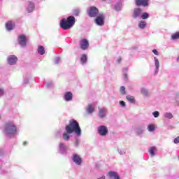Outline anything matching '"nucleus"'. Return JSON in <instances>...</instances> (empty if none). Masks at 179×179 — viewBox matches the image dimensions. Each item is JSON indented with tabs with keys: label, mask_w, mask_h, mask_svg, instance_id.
Returning <instances> with one entry per match:
<instances>
[{
	"label": "nucleus",
	"mask_w": 179,
	"mask_h": 179,
	"mask_svg": "<svg viewBox=\"0 0 179 179\" xmlns=\"http://www.w3.org/2000/svg\"><path fill=\"white\" fill-rule=\"evenodd\" d=\"M173 142L176 144L179 143V136H178L176 138H174Z\"/></svg>",
	"instance_id": "obj_41"
},
{
	"label": "nucleus",
	"mask_w": 179,
	"mask_h": 179,
	"mask_svg": "<svg viewBox=\"0 0 179 179\" xmlns=\"http://www.w3.org/2000/svg\"><path fill=\"white\" fill-rule=\"evenodd\" d=\"M177 61H179V56H178V57L177 58Z\"/></svg>",
	"instance_id": "obj_47"
},
{
	"label": "nucleus",
	"mask_w": 179,
	"mask_h": 179,
	"mask_svg": "<svg viewBox=\"0 0 179 179\" xmlns=\"http://www.w3.org/2000/svg\"><path fill=\"white\" fill-rule=\"evenodd\" d=\"M154 61L155 66V73L157 75L159 73V69L160 68V62H159V59L156 57H154Z\"/></svg>",
	"instance_id": "obj_13"
},
{
	"label": "nucleus",
	"mask_w": 179,
	"mask_h": 179,
	"mask_svg": "<svg viewBox=\"0 0 179 179\" xmlns=\"http://www.w3.org/2000/svg\"><path fill=\"white\" fill-rule=\"evenodd\" d=\"M172 40H177L179 38V31L171 35Z\"/></svg>",
	"instance_id": "obj_27"
},
{
	"label": "nucleus",
	"mask_w": 179,
	"mask_h": 179,
	"mask_svg": "<svg viewBox=\"0 0 179 179\" xmlns=\"http://www.w3.org/2000/svg\"><path fill=\"white\" fill-rule=\"evenodd\" d=\"M142 15V10L139 8H134L132 17L134 19H138Z\"/></svg>",
	"instance_id": "obj_9"
},
{
	"label": "nucleus",
	"mask_w": 179,
	"mask_h": 179,
	"mask_svg": "<svg viewBox=\"0 0 179 179\" xmlns=\"http://www.w3.org/2000/svg\"><path fill=\"white\" fill-rule=\"evenodd\" d=\"M152 52L153 54H155V55H159V52L155 49V50H152Z\"/></svg>",
	"instance_id": "obj_42"
},
{
	"label": "nucleus",
	"mask_w": 179,
	"mask_h": 179,
	"mask_svg": "<svg viewBox=\"0 0 179 179\" xmlns=\"http://www.w3.org/2000/svg\"><path fill=\"white\" fill-rule=\"evenodd\" d=\"M127 99L128 101H129V103H135V97H134L133 96H127Z\"/></svg>",
	"instance_id": "obj_28"
},
{
	"label": "nucleus",
	"mask_w": 179,
	"mask_h": 179,
	"mask_svg": "<svg viewBox=\"0 0 179 179\" xmlns=\"http://www.w3.org/2000/svg\"><path fill=\"white\" fill-rule=\"evenodd\" d=\"M72 160L78 166H80V164H82V158H80V156L78 155V154H74L73 155Z\"/></svg>",
	"instance_id": "obj_12"
},
{
	"label": "nucleus",
	"mask_w": 179,
	"mask_h": 179,
	"mask_svg": "<svg viewBox=\"0 0 179 179\" xmlns=\"http://www.w3.org/2000/svg\"><path fill=\"white\" fill-rule=\"evenodd\" d=\"M27 10L29 13L34 10V3L33 2L31 1L29 2L28 6L27 8Z\"/></svg>",
	"instance_id": "obj_16"
},
{
	"label": "nucleus",
	"mask_w": 179,
	"mask_h": 179,
	"mask_svg": "<svg viewBox=\"0 0 179 179\" xmlns=\"http://www.w3.org/2000/svg\"><path fill=\"white\" fill-rule=\"evenodd\" d=\"M148 2H149V0H136V3L137 5V6H141V5L142 6H148Z\"/></svg>",
	"instance_id": "obj_15"
},
{
	"label": "nucleus",
	"mask_w": 179,
	"mask_h": 179,
	"mask_svg": "<svg viewBox=\"0 0 179 179\" xmlns=\"http://www.w3.org/2000/svg\"><path fill=\"white\" fill-rule=\"evenodd\" d=\"M136 134L137 135H142L143 134V128L136 129Z\"/></svg>",
	"instance_id": "obj_29"
},
{
	"label": "nucleus",
	"mask_w": 179,
	"mask_h": 179,
	"mask_svg": "<svg viewBox=\"0 0 179 179\" xmlns=\"http://www.w3.org/2000/svg\"><path fill=\"white\" fill-rule=\"evenodd\" d=\"M50 86H52V83H49L47 84V87H50Z\"/></svg>",
	"instance_id": "obj_44"
},
{
	"label": "nucleus",
	"mask_w": 179,
	"mask_h": 179,
	"mask_svg": "<svg viewBox=\"0 0 179 179\" xmlns=\"http://www.w3.org/2000/svg\"><path fill=\"white\" fill-rule=\"evenodd\" d=\"M121 8H122V5L119 3H117L115 6V9L118 12L120 10H121Z\"/></svg>",
	"instance_id": "obj_30"
},
{
	"label": "nucleus",
	"mask_w": 179,
	"mask_h": 179,
	"mask_svg": "<svg viewBox=\"0 0 179 179\" xmlns=\"http://www.w3.org/2000/svg\"><path fill=\"white\" fill-rule=\"evenodd\" d=\"M141 93L143 96H148V94H149V91H148L146 88H141Z\"/></svg>",
	"instance_id": "obj_25"
},
{
	"label": "nucleus",
	"mask_w": 179,
	"mask_h": 179,
	"mask_svg": "<svg viewBox=\"0 0 179 179\" xmlns=\"http://www.w3.org/2000/svg\"><path fill=\"white\" fill-rule=\"evenodd\" d=\"M38 53L40 54V55H44V54H45V49L44 48V47L38 46Z\"/></svg>",
	"instance_id": "obj_21"
},
{
	"label": "nucleus",
	"mask_w": 179,
	"mask_h": 179,
	"mask_svg": "<svg viewBox=\"0 0 179 179\" xmlns=\"http://www.w3.org/2000/svg\"><path fill=\"white\" fill-rule=\"evenodd\" d=\"M74 146L75 148H78L79 146V141L78 139L74 142Z\"/></svg>",
	"instance_id": "obj_39"
},
{
	"label": "nucleus",
	"mask_w": 179,
	"mask_h": 179,
	"mask_svg": "<svg viewBox=\"0 0 179 179\" xmlns=\"http://www.w3.org/2000/svg\"><path fill=\"white\" fill-rule=\"evenodd\" d=\"M164 117L168 120H171V118H173V114H171V113L166 112L164 113Z\"/></svg>",
	"instance_id": "obj_26"
},
{
	"label": "nucleus",
	"mask_w": 179,
	"mask_h": 179,
	"mask_svg": "<svg viewBox=\"0 0 179 179\" xmlns=\"http://www.w3.org/2000/svg\"><path fill=\"white\" fill-rule=\"evenodd\" d=\"M117 152L121 156H123V155H125L126 153L125 149H117Z\"/></svg>",
	"instance_id": "obj_33"
},
{
	"label": "nucleus",
	"mask_w": 179,
	"mask_h": 179,
	"mask_svg": "<svg viewBox=\"0 0 179 179\" xmlns=\"http://www.w3.org/2000/svg\"><path fill=\"white\" fill-rule=\"evenodd\" d=\"M155 124H150L148 125V130L150 131V132H153V131H155Z\"/></svg>",
	"instance_id": "obj_31"
},
{
	"label": "nucleus",
	"mask_w": 179,
	"mask_h": 179,
	"mask_svg": "<svg viewBox=\"0 0 179 179\" xmlns=\"http://www.w3.org/2000/svg\"><path fill=\"white\" fill-rule=\"evenodd\" d=\"M80 61L82 64H86V61H87V56L86 55H82Z\"/></svg>",
	"instance_id": "obj_23"
},
{
	"label": "nucleus",
	"mask_w": 179,
	"mask_h": 179,
	"mask_svg": "<svg viewBox=\"0 0 179 179\" xmlns=\"http://www.w3.org/2000/svg\"><path fill=\"white\" fill-rule=\"evenodd\" d=\"M141 19H148L149 17V14L148 13H144L141 14Z\"/></svg>",
	"instance_id": "obj_32"
},
{
	"label": "nucleus",
	"mask_w": 179,
	"mask_h": 179,
	"mask_svg": "<svg viewBox=\"0 0 179 179\" xmlns=\"http://www.w3.org/2000/svg\"><path fill=\"white\" fill-rule=\"evenodd\" d=\"M124 78L127 79V78H128V75L124 74Z\"/></svg>",
	"instance_id": "obj_46"
},
{
	"label": "nucleus",
	"mask_w": 179,
	"mask_h": 179,
	"mask_svg": "<svg viewBox=\"0 0 179 179\" xmlns=\"http://www.w3.org/2000/svg\"><path fill=\"white\" fill-rule=\"evenodd\" d=\"M104 14L99 13L94 20L97 26H104Z\"/></svg>",
	"instance_id": "obj_5"
},
{
	"label": "nucleus",
	"mask_w": 179,
	"mask_h": 179,
	"mask_svg": "<svg viewBox=\"0 0 179 179\" xmlns=\"http://www.w3.org/2000/svg\"><path fill=\"white\" fill-rule=\"evenodd\" d=\"M86 111L87 113V114H92L94 112V106H93V105H88L86 108Z\"/></svg>",
	"instance_id": "obj_19"
},
{
	"label": "nucleus",
	"mask_w": 179,
	"mask_h": 179,
	"mask_svg": "<svg viewBox=\"0 0 179 179\" xmlns=\"http://www.w3.org/2000/svg\"><path fill=\"white\" fill-rule=\"evenodd\" d=\"M27 42V38L24 35H21L18 36V43L21 47H26V43Z\"/></svg>",
	"instance_id": "obj_7"
},
{
	"label": "nucleus",
	"mask_w": 179,
	"mask_h": 179,
	"mask_svg": "<svg viewBox=\"0 0 179 179\" xmlns=\"http://www.w3.org/2000/svg\"><path fill=\"white\" fill-rule=\"evenodd\" d=\"M55 64H58L59 62H61V58L59 57H55L54 60Z\"/></svg>",
	"instance_id": "obj_36"
},
{
	"label": "nucleus",
	"mask_w": 179,
	"mask_h": 179,
	"mask_svg": "<svg viewBox=\"0 0 179 179\" xmlns=\"http://www.w3.org/2000/svg\"><path fill=\"white\" fill-rule=\"evenodd\" d=\"M73 132L77 136L82 135L79 123L75 120H71L69 121V124L66 126V131L63 134V139L68 142L71 139V134H73Z\"/></svg>",
	"instance_id": "obj_1"
},
{
	"label": "nucleus",
	"mask_w": 179,
	"mask_h": 179,
	"mask_svg": "<svg viewBox=\"0 0 179 179\" xmlns=\"http://www.w3.org/2000/svg\"><path fill=\"white\" fill-rule=\"evenodd\" d=\"M97 179H106V176H102L101 178H99Z\"/></svg>",
	"instance_id": "obj_45"
},
{
	"label": "nucleus",
	"mask_w": 179,
	"mask_h": 179,
	"mask_svg": "<svg viewBox=\"0 0 179 179\" xmlns=\"http://www.w3.org/2000/svg\"><path fill=\"white\" fill-rule=\"evenodd\" d=\"M64 100L66 101H71L72 100V94L71 92H67L64 94Z\"/></svg>",
	"instance_id": "obj_18"
},
{
	"label": "nucleus",
	"mask_w": 179,
	"mask_h": 179,
	"mask_svg": "<svg viewBox=\"0 0 179 179\" xmlns=\"http://www.w3.org/2000/svg\"><path fill=\"white\" fill-rule=\"evenodd\" d=\"M138 27L140 29H145V27H146V22L145 21H141L139 23H138Z\"/></svg>",
	"instance_id": "obj_24"
},
{
	"label": "nucleus",
	"mask_w": 179,
	"mask_h": 179,
	"mask_svg": "<svg viewBox=\"0 0 179 179\" xmlns=\"http://www.w3.org/2000/svg\"><path fill=\"white\" fill-rule=\"evenodd\" d=\"M75 25V17L69 16L67 19L63 18L60 21V27L63 29V30H69V29H72Z\"/></svg>",
	"instance_id": "obj_2"
},
{
	"label": "nucleus",
	"mask_w": 179,
	"mask_h": 179,
	"mask_svg": "<svg viewBox=\"0 0 179 179\" xmlns=\"http://www.w3.org/2000/svg\"><path fill=\"white\" fill-rule=\"evenodd\" d=\"M119 104H120V106H121L122 107H125V106H126L125 101H120L119 102Z\"/></svg>",
	"instance_id": "obj_40"
},
{
	"label": "nucleus",
	"mask_w": 179,
	"mask_h": 179,
	"mask_svg": "<svg viewBox=\"0 0 179 179\" xmlns=\"http://www.w3.org/2000/svg\"><path fill=\"white\" fill-rule=\"evenodd\" d=\"M120 94L124 96L125 94V87L122 86L120 90Z\"/></svg>",
	"instance_id": "obj_34"
},
{
	"label": "nucleus",
	"mask_w": 179,
	"mask_h": 179,
	"mask_svg": "<svg viewBox=\"0 0 179 179\" xmlns=\"http://www.w3.org/2000/svg\"><path fill=\"white\" fill-rule=\"evenodd\" d=\"M97 131L101 136H106L108 134V129L104 125L98 127Z\"/></svg>",
	"instance_id": "obj_6"
},
{
	"label": "nucleus",
	"mask_w": 179,
	"mask_h": 179,
	"mask_svg": "<svg viewBox=\"0 0 179 179\" xmlns=\"http://www.w3.org/2000/svg\"><path fill=\"white\" fill-rule=\"evenodd\" d=\"M98 115L99 118H106L107 115V109L106 108H100L99 109Z\"/></svg>",
	"instance_id": "obj_11"
},
{
	"label": "nucleus",
	"mask_w": 179,
	"mask_h": 179,
	"mask_svg": "<svg viewBox=\"0 0 179 179\" xmlns=\"http://www.w3.org/2000/svg\"><path fill=\"white\" fill-rule=\"evenodd\" d=\"M87 13L90 17H96V16L100 15V13H99V9L94 6L90 7L87 10Z\"/></svg>",
	"instance_id": "obj_4"
},
{
	"label": "nucleus",
	"mask_w": 179,
	"mask_h": 179,
	"mask_svg": "<svg viewBox=\"0 0 179 179\" xmlns=\"http://www.w3.org/2000/svg\"><path fill=\"white\" fill-rule=\"evenodd\" d=\"M79 13H80V10H73V15H75V16H79Z\"/></svg>",
	"instance_id": "obj_37"
},
{
	"label": "nucleus",
	"mask_w": 179,
	"mask_h": 179,
	"mask_svg": "<svg viewBox=\"0 0 179 179\" xmlns=\"http://www.w3.org/2000/svg\"><path fill=\"white\" fill-rule=\"evenodd\" d=\"M159 114L160 113H159V111H155L152 113V115L153 117H155V118L159 117Z\"/></svg>",
	"instance_id": "obj_35"
},
{
	"label": "nucleus",
	"mask_w": 179,
	"mask_h": 179,
	"mask_svg": "<svg viewBox=\"0 0 179 179\" xmlns=\"http://www.w3.org/2000/svg\"><path fill=\"white\" fill-rule=\"evenodd\" d=\"M5 94V91L3 90V88H0V97H2L3 94Z\"/></svg>",
	"instance_id": "obj_38"
},
{
	"label": "nucleus",
	"mask_w": 179,
	"mask_h": 179,
	"mask_svg": "<svg viewBox=\"0 0 179 179\" xmlns=\"http://www.w3.org/2000/svg\"><path fill=\"white\" fill-rule=\"evenodd\" d=\"M156 152H157L156 147H150L149 148V153L151 156H156Z\"/></svg>",
	"instance_id": "obj_20"
},
{
	"label": "nucleus",
	"mask_w": 179,
	"mask_h": 179,
	"mask_svg": "<svg viewBox=\"0 0 179 179\" xmlns=\"http://www.w3.org/2000/svg\"><path fill=\"white\" fill-rule=\"evenodd\" d=\"M6 29L8 31H10L15 29V22L12 21H8L6 24Z\"/></svg>",
	"instance_id": "obj_14"
},
{
	"label": "nucleus",
	"mask_w": 179,
	"mask_h": 179,
	"mask_svg": "<svg viewBox=\"0 0 179 179\" xmlns=\"http://www.w3.org/2000/svg\"><path fill=\"white\" fill-rule=\"evenodd\" d=\"M5 132L7 136H15L17 134V129L13 122H9L6 124Z\"/></svg>",
	"instance_id": "obj_3"
},
{
	"label": "nucleus",
	"mask_w": 179,
	"mask_h": 179,
	"mask_svg": "<svg viewBox=\"0 0 179 179\" xmlns=\"http://www.w3.org/2000/svg\"><path fill=\"white\" fill-rule=\"evenodd\" d=\"M23 145H26V142H24V143H23Z\"/></svg>",
	"instance_id": "obj_48"
},
{
	"label": "nucleus",
	"mask_w": 179,
	"mask_h": 179,
	"mask_svg": "<svg viewBox=\"0 0 179 179\" xmlns=\"http://www.w3.org/2000/svg\"><path fill=\"white\" fill-rule=\"evenodd\" d=\"M108 176L110 179H120V176H118L117 172H109Z\"/></svg>",
	"instance_id": "obj_17"
},
{
	"label": "nucleus",
	"mask_w": 179,
	"mask_h": 179,
	"mask_svg": "<svg viewBox=\"0 0 179 179\" xmlns=\"http://www.w3.org/2000/svg\"><path fill=\"white\" fill-rule=\"evenodd\" d=\"M59 149L61 153H65V152H66V146L62 143H59Z\"/></svg>",
	"instance_id": "obj_22"
},
{
	"label": "nucleus",
	"mask_w": 179,
	"mask_h": 179,
	"mask_svg": "<svg viewBox=\"0 0 179 179\" xmlns=\"http://www.w3.org/2000/svg\"><path fill=\"white\" fill-rule=\"evenodd\" d=\"M122 61V59L121 57H119L117 60V64H120Z\"/></svg>",
	"instance_id": "obj_43"
},
{
	"label": "nucleus",
	"mask_w": 179,
	"mask_h": 179,
	"mask_svg": "<svg viewBox=\"0 0 179 179\" xmlns=\"http://www.w3.org/2000/svg\"><path fill=\"white\" fill-rule=\"evenodd\" d=\"M7 61L9 65H15L17 62V57L15 55H10L8 57Z\"/></svg>",
	"instance_id": "obj_8"
},
{
	"label": "nucleus",
	"mask_w": 179,
	"mask_h": 179,
	"mask_svg": "<svg viewBox=\"0 0 179 179\" xmlns=\"http://www.w3.org/2000/svg\"><path fill=\"white\" fill-rule=\"evenodd\" d=\"M80 46L81 50H85L89 48V41L86 39H82L80 41Z\"/></svg>",
	"instance_id": "obj_10"
}]
</instances>
